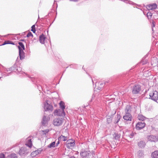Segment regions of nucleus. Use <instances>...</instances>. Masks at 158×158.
Listing matches in <instances>:
<instances>
[{
  "label": "nucleus",
  "mask_w": 158,
  "mask_h": 158,
  "mask_svg": "<svg viewBox=\"0 0 158 158\" xmlns=\"http://www.w3.org/2000/svg\"><path fill=\"white\" fill-rule=\"evenodd\" d=\"M141 89V87L139 85L135 84L131 88L132 93L133 94H139Z\"/></svg>",
  "instance_id": "nucleus-1"
},
{
  "label": "nucleus",
  "mask_w": 158,
  "mask_h": 158,
  "mask_svg": "<svg viewBox=\"0 0 158 158\" xmlns=\"http://www.w3.org/2000/svg\"><path fill=\"white\" fill-rule=\"evenodd\" d=\"M31 149L27 148L25 147H22L20 149L19 154L21 156H23L27 154L30 152Z\"/></svg>",
  "instance_id": "nucleus-2"
},
{
  "label": "nucleus",
  "mask_w": 158,
  "mask_h": 158,
  "mask_svg": "<svg viewBox=\"0 0 158 158\" xmlns=\"http://www.w3.org/2000/svg\"><path fill=\"white\" fill-rule=\"evenodd\" d=\"M149 98L156 101L158 99V92L156 91H152L149 94Z\"/></svg>",
  "instance_id": "nucleus-3"
},
{
  "label": "nucleus",
  "mask_w": 158,
  "mask_h": 158,
  "mask_svg": "<svg viewBox=\"0 0 158 158\" xmlns=\"http://www.w3.org/2000/svg\"><path fill=\"white\" fill-rule=\"evenodd\" d=\"M64 121L61 118H58L53 120V124L55 126H59L61 125L63 123Z\"/></svg>",
  "instance_id": "nucleus-4"
},
{
  "label": "nucleus",
  "mask_w": 158,
  "mask_h": 158,
  "mask_svg": "<svg viewBox=\"0 0 158 158\" xmlns=\"http://www.w3.org/2000/svg\"><path fill=\"white\" fill-rule=\"evenodd\" d=\"M48 100L45 101L44 102V108L45 111H52L53 110L52 105L48 103Z\"/></svg>",
  "instance_id": "nucleus-5"
},
{
  "label": "nucleus",
  "mask_w": 158,
  "mask_h": 158,
  "mask_svg": "<svg viewBox=\"0 0 158 158\" xmlns=\"http://www.w3.org/2000/svg\"><path fill=\"white\" fill-rule=\"evenodd\" d=\"M80 154L82 158H89V156L91 155V153L90 151L84 150L81 151Z\"/></svg>",
  "instance_id": "nucleus-6"
},
{
  "label": "nucleus",
  "mask_w": 158,
  "mask_h": 158,
  "mask_svg": "<svg viewBox=\"0 0 158 158\" xmlns=\"http://www.w3.org/2000/svg\"><path fill=\"white\" fill-rule=\"evenodd\" d=\"M75 141L73 139H69L67 140L66 143V145L68 148H70L75 145Z\"/></svg>",
  "instance_id": "nucleus-7"
},
{
  "label": "nucleus",
  "mask_w": 158,
  "mask_h": 158,
  "mask_svg": "<svg viewBox=\"0 0 158 158\" xmlns=\"http://www.w3.org/2000/svg\"><path fill=\"white\" fill-rule=\"evenodd\" d=\"M146 124L144 122H139L136 124L135 128L137 130H140L145 127Z\"/></svg>",
  "instance_id": "nucleus-8"
},
{
  "label": "nucleus",
  "mask_w": 158,
  "mask_h": 158,
  "mask_svg": "<svg viewBox=\"0 0 158 158\" xmlns=\"http://www.w3.org/2000/svg\"><path fill=\"white\" fill-rule=\"evenodd\" d=\"M54 113L55 115L60 116H64L65 115L64 110H56L54 111Z\"/></svg>",
  "instance_id": "nucleus-9"
},
{
  "label": "nucleus",
  "mask_w": 158,
  "mask_h": 158,
  "mask_svg": "<svg viewBox=\"0 0 158 158\" xmlns=\"http://www.w3.org/2000/svg\"><path fill=\"white\" fill-rule=\"evenodd\" d=\"M123 118L125 122L131 121L132 120V116L131 114H125L123 116Z\"/></svg>",
  "instance_id": "nucleus-10"
},
{
  "label": "nucleus",
  "mask_w": 158,
  "mask_h": 158,
  "mask_svg": "<svg viewBox=\"0 0 158 158\" xmlns=\"http://www.w3.org/2000/svg\"><path fill=\"white\" fill-rule=\"evenodd\" d=\"M148 139L151 142H155L158 140V137L153 135H149L148 136Z\"/></svg>",
  "instance_id": "nucleus-11"
},
{
  "label": "nucleus",
  "mask_w": 158,
  "mask_h": 158,
  "mask_svg": "<svg viewBox=\"0 0 158 158\" xmlns=\"http://www.w3.org/2000/svg\"><path fill=\"white\" fill-rule=\"evenodd\" d=\"M18 48L19 49V53L20 58L21 60H22L24 58L25 56L24 52L23 50H22V49L20 47L18 46Z\"/></svg>",
  "instance_id": "nucleus-12"
},
{
  "label": "nucleus",
  "mask_w": 158,
  "mask_h": 158,
  "mask_svg": "<svg viewBox=\"0 0 158 158\" xmlns=\"http://www.w3.org/2000/svg\"><path fill=\"white\" fill-rule=\"evenodd\" d=\"M31 137L30 136H29L26 139V142L25 144V145L29 147V148L30 149L32 147V141H31Z\"/></svg>",
  "instance_id": "nucleus-13"
},
{
  "label": "nucleus",
  "mask_w": 158,
  "mask_h": 158,
  "mask_svg": "<svg viewBox=\"0 0 158 158\" xmlns=\"http://www.w3.org/2000/svg\"><path fill=\"white\" fill-rule=\"evenodd\" d=\"M157 4L155 3H154L148 5L147 6V8L148 10H150L155 9L157 8Z\"/></svg>",
  "instance_id": "nucleus-14"
},
{
  "label": "nucleus",
  "mask_w": 158,
  "mask_h": 158,
  "mask_svg": "<svg viewBox=\"0 0 158 158\" xmlns=\"http://www.w3.org/2000/svg\"><path fill=\"white\" fill-rule=\"evenodd\" d=\"M131 108L130 106H127L125 109V114H131Z\"/></svg>",
  "instance_id": "nucleus-15"
},
{
  "label": "nucleus",
  "mask_w": 158,
  "mask_h": 158,
  "mask_svg": "<svg viewBox=\"0 0 158 158\" xmlns=\"http://www.w3.org/2000/svg\"><path fill=\"white\" fill-rule=\"evenodd\" d=\"M45 38L46 37L43 34L40 35L39 36V41L42 44H44Z\"/></svg>",
  "instance_id": "nucleus-16"
},
{
  "label": "nucleus",
  "mask_w": 158,
  "mask_h": 158,
  "mask_svg": "<svg viewBox=\"0 0 158 158\" xmlns=\"http://www.w3.org/2000/svg\"><path fill=\"white\" fill-rule=\"evenodd\" d=\"M151 156L152 158H158V151H156L152 152Z\"/></svg>",
  "instance_id": "nucleus-17"
},
{
  "label": "nucleus",
  "mask_w": 158,
  "mask_h": 158,
  "mask_svg": "<svg viewBox=\"0 0 158 158\" xmlns=\"http://www.w3.org/2000/svg\"><path fill=\"white\" fill-rule=\"evenodd\" d=\"M58 139L59 140L65 141L67 140L68 137L67 136H65L61 135L58 138Z\"/></svg>",
  "instance_id": "nucleus-18"
},
{
  "label": "nucleus",
  "mask_w": 158,
  "mask_h": 158,
  "mask_svg": "<svg viewBox=\"0 0 158 158\" xmlns=\"http://www.w3.org/2000/svg\"><path fill=\"white\" fill-rule=\"evenodd\" d=\"M113 135L114 138L116 140H119L121 136L120 134L117 132H115Z\"/></svg>",
  "instance_id": "nucleus-19"
},
{
  "label": "nucleus",
  "mask_w": 158,
  "mask_h": 158,
  "mask_svg": "<svg viewBox=\"0 0 158 158\" xmlns=\"http://www.w3.org/2000/svg\"><path fill=\"white\" fill-rule=\"evenodd\" d=\"M48 118L46 116H44L43 117L42 121V124L43 125H45L48 121Z\"/></svg>",
  "instance_id": "nucleus-20"
},
{
  "label": "nucleus",
  "mask_w": 158,
  "mask_h": 158,
  "mask_svg": "<svg viewBox=\"0 0 158 158\" xmlns=\"http://www.w3.org/2000/svg\"><path fill=\"white\" fill-rule=\"evenodd\" d=\"M138 145L140 148H143L145 145V142L143 141H140L138 143Z\"/></svg>",
  "instance_id": "nucleus-21"
},
{
  "label": "nucleus",
  "mask_w": 158,
  "mask_h": 158,
  "mask_svg": "<svg viewBox=\"0 0 158 158\" xmlns=\"http://www.w3.org/2000/svg\"><path fill=\"white\" fill-rule=\"evenodd\" d=\"M6 158H17V156L16 154L13 153L8 155Z\"/></svg>",
  "instance_id": "nucleus-22"
},
{
  "label": "nucleus",
  "mask_w": 158,
  "mask_h": 158,
  "mask_svg": "<svg viewBox=\"0 0 158 158\" xmlns=\"http://www.w3.org/2000/svg\"><path fill=\"white\" fill-rule=\"evenodd\" d=\"M17 67V65L15 64L13 66L11 67L10 69L12 71L16 72Z\"/></svg>",
  "instance_id": "nucleus-23"
},
{
  "label": "nucleus",
  "mask_w": 158,
  "mask_h": 158,
  "mask_svg": "<svg viewBox=\"0 0 158 158\" xmlns=\"http://www.w3.org/2000/svg\"><path fill=\"white\" fill-rule=\"evenodd\" d=\"M60 108L62 109V110H64L65 108V105L64 103V102L63 101H60Z\"/></svg>",
  "instance_id": "nucleus-24"
},
{
  "label": "nucleus",
  "mask_w": 158,
  "mask_h": 158,
  "mask_svg": "<svg viewBox=\"0 0 158 158\" xmlns=\"http://www.w3.org/2000/svg\"><path fill=\"white\" fill-rule=\"evenodd\" d=\"M138 118L139 119V120H142V121H143L146 118V117H145L143 116L141 114H139L138 115Z\"/></svg>",
  "instance_id": "nucleus-25"
},
{
  "label": "nucleus",
  "mask_w": 158,
  "mask_h": 158,
  "mask_svg": "<svg viewBox=\"0 0 158 158\" xmlns=\"http://www.w3.org/2000/svg\"><path fill=\"white\" fill-rule=\"evenodd\" d=\"M56 147L55 142L54 141L52 142L48 146V148H55Z\"/></svg>",
  "instance_id": "nucleus-26"
},
{
  "label": "nucleus",
  "mask_w": 158,
  "mask_h": 158,
  "mask_svg": "<svg viewBox=\"0 0 158 158\" xmlns=\"http://www.w3.org/2000/svg\"><path fill=\"white\" fill-rule=\"evenodd\" d=\"M12 44L13 45H15V44L14 42H12L11 41L9 40H7L4 41V43H3L2 45H4L6 44Z\"/></svg>",
  "instance_id": "nucleus-27"
},
{
  "label": "nucleus",
  "mask_w": 158,
  "mask_h": 158,
  "mask_svg": "<svg viewBox=\"0 0 158 158\" xmlns=\"http://www.w3.org/2000/svg\"><path fill=\"white\" fill-rule=\"evenodd\" d=\"M138 155L139 157H142L143 155V151L142 150H139L138 152Z\"/></svg>",
  "instance_id": "nucleus-28"
},
{
  "label": "nucleus",
  "mask_w": 158,
  "mask_h": 158,
  "mask_svg": "<svg viewBox=\"0 0 158 158\" xmlns=\"http://www.w3.org/2000/svg\"><path fill=\"white\" fill-rule=\"evenodd\" d=\"M117 119L114 121L115 123H117L119 121L120 118V116L118 114L117 116Z\"/></svg>",
  "instance_id": "nucleus-29"
},
{
  "label": "nucleus",
  "mask_w": 158,
  "mask_h": 158,
  "mask_svg": "<svg viewBox=\"0 0 158 158\" xmlns=\"http://www.w3.org/2000/svg\"><path fill=\"white\" fill-rule=\"evenodd\" d=\"M19 47H20L21 48L23 49L22 50H24L25 49V47L24 44L22 42H19Z\"/></svg>",
  "instance_id": "nucleus-30"
},
{
  "label": "nucleus",
  "mask_w": 158,
  "mask_h": 158,
  "mask_svg": "<svg viewBox=\"0 0 158 158\" xmlns=\"http://www.w3.org/2000/svg\"><path fill=\"white\" fill-rule=\"evenodd\" d=\"M35 25H34L32 26L31 27V31H32L33 33H35L36 31V30L35 29Z\"/></svg>",
  "instance_id": "nucleus-31"
},
{
  "label": "nucleus",
  "mask_w": 158,
  "mask_h": 158,
  "mask_svg": "<svg viewBox=\"0 0 158 158\" xmlns=\"http://www.w3.org/2000/svg\"><path fill=\"white\" fill-rule=\"evenodd\" d=\"M22 71V68L20 67L19 66H17V68L16 72H20Z\"/></svg>",
  "instance_id": "nucleus-32"
},
{
  "label": "nucleus",
  "mask_w": 158,
  "mask_h": 158,
  "mask_svg": "<svg viewBox=\"0 0 158 158\" xmlns=\"http://www.w3.org/2000/svg\"><path fill=\"white\" fill-rule=\"evenodd\" d=\"M152 13L150 12H148L147 13V15L148 19H149V17L151 18L152 16Z\"/></svg>",
  "instance_id": "nucleus-33"
},
{
  "label": "nucleus",
  "mask_w": 158,
  "mask_h": 158,
  "mask_svg": "<svg viewBox=\"0 0 158 158\" xmlns=\"http://www.w3.org/2000/svg\"><path fill=\"white\" fill-rule=\"evenodd\" d=\"M42 131L43 134L46 135L49 131V130L48 129H46Z\"/></svg>",
  "instance_id": "nucleus-34"
},
{
  "label": "nucleus",
  "mask_w": 158,
  "mask_h": 158,
  "mask_svg": "<svg viewBox=\"0 0 158 158\" xmlns=\"http://www.w3.org/2000/svg\"><path fill=\"white\" fill-rule=\"evenodd\" d=\"M31 36H33V35L32 34V33L30 32H28V33L27 34V37H29Z\"/></svg>",
  "instance_id": "nucleus-35"
},
{
  "label": "nucleus",
  "mask_w": 158,
  "mask_h": 158,
  "mask_svg": "<svg viewBox=\"0 0 158 158\" xmlns=\"http://www.w3.org/2000/svg\"><path fill=\"white\" fill-rule=\"evenodd\" d=\"M128 136H129L130 138H133L134 136L133 133V132H131L129 135H128Z\"/></svg>",
  "instance_id": "nucleus-36"
},
{
  "label": "nucleus",
  "mask_w": 158,
  "mask_h": 158,
  "mask_svg": "<svg viewBox=\"0 0 158 158\" xmlns=\"http://www.w3.org/2000/svg\"><path fill=\"white\" fill-rule=\"evenodd\" d=\"M0 158H5L4 154L2 153H1L0 154Z\"/></svg>",
  "instance_id": "nucleus-37"
},
{
  "label": "nucleus",
  "mask_w": 158,
  "mask_h": 158,
  "mask_svg": "<svg viewBox=\"0 0 158 158\" xmlns=\"http://www.w3.org/2000/svg\"><path fill=\"white\" fill-rule=\"evenodd\" d=\"M155 22L154 21H153L152 22V27H155Z\"/></svg>",
  "instance_id": "nucleus-38"
},
{
  "label": "nucleus",
  "mask_w": 158,
  "mask_h": 158,
  "mask_svg": "<svg viewBox=\"0 0 158 158\" xmlns=\"http://www.w3.org/2000/svg\"><path fill=\"white\" fill-rule=\"evenodd\" d=\"M60 140H58V141L56 143V146L57 147L58 146V145H59V144L60 143Z\"/></svg>",
  "instance_id": "nucleus-39"
},
{
  "label": "nucleus",
  "mask_w": 158,
  "mask_h": 158,
  "mask_svg": "<svg viewBox=\"0 0 158 158\" xmlns=\"http://www.w3.org/2000/svg\"><path fill=\"white\" fill-rule=\"evenodd\" d=\"M110 120L111 119H110V118H109L107 119V121L108 123H109V122H110Z\"/></svg>",
  "instance_id": "nucleus-40"
},
{
  "label": "nucleus",
  "mask_w": 158,
  "mask_h": 158,
  "mask_svg": "<svg viewBox=\"0 0 158 158\" xmlns=\"http://www.w3.org/2000/svg\"><path fill=\"white\" fill-rule=\"evenodd\" d=\"M70 1H73V2H77V0H70Z\"/></svg>",
  "instance_id": "nucleus-41"
},
{
  "label": "nucleus",
  "mask_w": 158,
  "mask_h": 158,
  "mask_svg": "<svg viewBox=\"0 0 158 158\" xmlns=\"http://www.w3.org/2000/svg\"><path fill=\"white\" fill-rule=\"evenodd\" d=\"M69 158H75V156H71Z\"/></svg>",
  "instance_id": "nucleus-42"
},
{
  "label": "nucleus",
  "mask_w": 158,
  "mask_h": 158,
  "mask_svg": "<svg viewBox=\"0 0 158 158\" xmlns=\"http://www.w3.org/2000/svg\"><path fill=\"white\" fill-rule=\"evenodd\" d=\"M35 152H32L31 153V155H32L34 153H35Z\"/></svg>",
  "instance_id": "nucleus-43"
},
{
  "label": "nucleus",
  "mask_w": 158,
  "mask_h": 158,
  "mask_svg": "<svg viewBox=\"0 0 158 158\" xmlns=\"http://www.w3.org/2000/svg\"><path fill=\"white\" fill-rule=\"evenodd\" d=\"M21 41H25V40H21Z\"/></svg>",
  "instance_id": "nucleus-44"
},
{
  "label": "nucleus",
  "mask_w": 158,
  "mask_h": 158,
  "mask_svg": "<svg viewBox=\"0 0 158 158\" xmlns=\"http://www.w3.org/2000/svg\"><path fill=\"white\" fill-rule=\"evenodd\" d=\"M92 81L93 82V80H92Z\"/></svg>",
  "instance_id": "nucleus-45"
}]
</instances>
